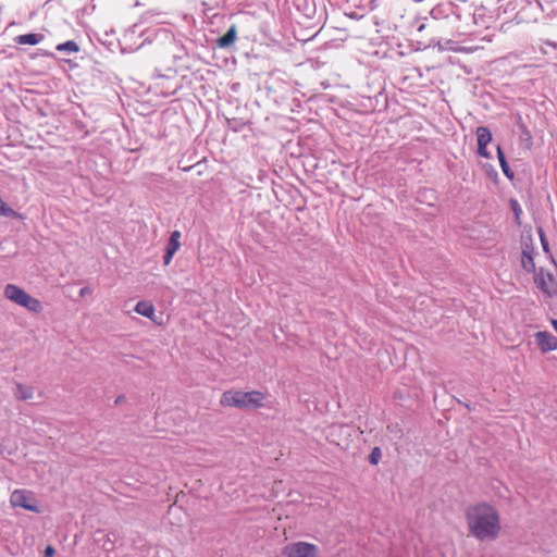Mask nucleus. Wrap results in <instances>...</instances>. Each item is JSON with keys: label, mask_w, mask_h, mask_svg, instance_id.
<instances>
[{"label": "nucleus", "mask_w": 557, "mask_h": 557, "mask_svg": "<svg viewBox=\"0 0 557 557\" xmlns=\"http://www.w3.org/2000/svg\"><path fill=\"white\" fill-rule=\"evenodd\" d=\"M466 518L470 533L479 541H494L500 532V519L497 510L485 503L469 507Z\"/></svg>", "instance_id": "nucleus-1"}, {"label": "nucleus", "mask_w": 557, "mask_h": 557, "mask_svg": "<svg viewBox=\"0 0 557 557\" xmlns=\"http://www.w3.org/2000/svg\"><path fill=\"white\" fill-rule=\"evenodd\" d=\"M267 395L261 391H226L221 395L220 405L238 409H259L264 406Z\"/></svg>", "instance_id": "nucleus-2"}, {"label": "nucleus", "mask_w": 557, "mask_h": 557, "mask_svg": "<svg viewBox=\"0 0 557 557\" xmlns=\"http://www.w3.org/2000/svg\"><path fill=\"white\" fill-rule=\"evenodd\" d=\"M4 297L33 313H40L44 309L39 299L29 295L25 289L15 285L7 284L3 289Z\"/></svg>", "instance_id": "nucleus-3"}, {"label": "nucleus", "mask_w": 557, "mask_h": 557, "mask_svg": "<svg viewBox=\"0 0 557 557\" xmlns=\"http://www.w3.org/2000/svg\"><path fill=\"white\" fill-rule=\"evenodd\" d=\"M10 503L13 507H21L36 513L40 512L34 493L27 490L13 491L10 496Z\"/></svg>", "instance_id": "nucleus-4"}, {"label": "nucleus", "mask_w": 557, "mask_h": 557, "mask_svg": "<svg viewBox=\"0 0 557 557\" xmlns=\"http://www.w3.org/2000/svg\"><path fill=\"white\" fill-rule=\"evenodd\" d=\"M285 557H318L319 547L308 542H295L283 547Z\"/></svg>", "instance_id": "nucleus-5"}, {"label": "nucleus", "mask_w": 557, "mask_h": 557, "mask_svg": "<svg viewBox=\"0 0 557 557\" xmlns=\"http://www.w3.org/2000/svg\"><path fill=\"white\" fill-rule=\"evenodd\" d=\"M535 283L543 293L549 296L557 294V282L552 273L541 269L535 275Z\"/></svg>", "instance_id": "nucleus-6"}, {"label": "nucleus", "mask_w": 557, "mask_h": 557, "mask_svg": "<svg viewBox=\"0 0 557 557\" xmlns=\"http://www.w3.org/2000/svg\"><path fill=\"white\" fill-rule=\"evenodd\" d=\"M476 141H478V153L485 159H490L492 156L487 150V146L492 141V133L486 126H479L475 129Z\"/></svg>", "instance_id": "nucleus-7"}, {"label": "nucleus", "mask_w": 557, "mask_h": 557, "mask_svg": "<svg viewBox=\"0 0 557 557\" xmlns=\"http://www.w3.org/2000/svg\"><path fill=\"white\" fill-rule=\"evenodd\" d=\"M536 345L543 354L557 349V337L547 331H539L534 334Z\"/></svg>", "instance_id": "nucleus-8"}, {"label": "nucleus", "mask_w": 557, "mask_h": 557, "mask_svg": "<svg viewBox=\"0 0 557 557\" xmlns=\"http://www.w3.org/2000/svg\"><path fill=\"white\" fill-rule=\"evenodd\" d=\"M135 312L145 317V318H148L150 320L153 319L154 317V313H156V309H154V306L152 305V302L150 301H147V300H140L136 304L135 308H134Z\"/></svg>", "instance_id": "nucleus-9"}, {"label": "nucleus", "mask_w": 557, "mask_h": 557, "mask_svg": "<svg viewBox=\"0 0 557 557\" xmlns=\"http://www.w3.org/2000/svg\"><path fill=\"white\" fill-rule=\"evenodd\" d=\"M14 397L18 400H28L34 397V388L23 383H15Z\"/></svg>", "instance_id": "nucleus-10"}, {"label": "nucleus", "mask_w": 557, "mask_h": 557, "mask_svg": "<svg viewBox=\"0 0 557 557\" xmlns=\"http://www.w3.org/2000/svg\"><path fill=\"white\" fill-rule=\"evenodd\" d=\"M42 39H44V35H41V34L28 33V34L17 36L15 38V41L18 45L35 46V45L39 44Z\"/></svg>", "instance_id": "nucleus-11"}, {"label": "nucleus", "mask_w": 557, "mask_h": 557, "mask_svg": "<svg viewBox=\"0 0 557 557\" xmlns=\"http://www.w3.org/2000/svg\"><path fill=\"white\" fill-rule=\"evenodd\" d=\"M236 38V27L232 25L228 30L219 38L218 45L221 48H226L235 41Z\"/></svg>", "instance_id": "nucleus-12"}, {"label": "nucleus", "mask_w": 557, "mask_h": 557, "mask_svg": "<svg viewBox=\"0 0 557 557\" xmlns=\"http://www.w3.org/2000/svg\"><path fill=\"white\" fill-rule=\"evenodd\" d=\"M181 232L180 231H173L170 235V238H169V242L166 244V251H169L170 253H173L175 255L176 251L180 249L181 247Z\"/></svg>", "instance_id": "nucleus-13"}, {"label": "nucleus", "mask_w": 557, "mask_h": 557, "mask_svg": "<svg viewBox=\"0 0 557 557\" xmlns=\"http://www.w3.org/2000/svg\"><path fill=\"white\" fill-rule=\"evenodd\" d=\"M497 157H498L499 165L502 168L504 175L507 178L512 180L515 177V173L511 171V169L505 158V154L499 146L497 147Z\"/></svg>", "instance_id": "nucleus-14"}, {"label": "nucleus", "mask_w": 557, "mask_h": 557, "mask_svg": "<svg viewBox=\"0 0 557 557\" xmlns=\"http://www.w3.org/2000/svg\"><path fill=\"white\" fill-rule=\"evenodd\" d=\"M521 264L527 272H533L535 270V263L531 252L527 250L522 251Z\"/></svg>", "instance_id": "nucleus-15"}, {"label": "nucleus", "mask_w": 557, "mask_h": 557, "mask_svg": "<svg viewBox=\"0 0 557 557\" xmlns=\"http://www.w3.org/2000/svg\"><path fill=\"white\" fill-rule=\"evenodd\" d=\"M55 49L60 52L74 53L79 51V46L74 40H67L63 44H59Z\"/></svg>", "instance_id": "nucleus-16"}, {"label": "nucleus", "mask_w": 557, "mask_h": 557, "mask_svg": "<svg viewBox=\"0 0 557 557\" xmlns=\"http://www.w3.org/2000/svg\"><path fill=\"white\" fill-rule=\"evenodd\" d=\"M111 536L114 537V534H103L102 539H98V541L102 543V547L108 552L113 550L115 546L114 539Z\"/></svg>", "instance_id": "nucleus-17"}, {"label": "nucleus", "mask_w": 557, "mask_h": 557, "mask_svg": "<svg viewBox=\"0 0 557 557\" xmlns=\"http://www.w3.org/2000/svg\"><path fill=\"white\" fill-rule=\"evenodd\" d=\"M15 214V211L10 208L0 197V215L3 216H12Z\"/></svg>", "instance_id": "nucleus-18"}, {"label": "nucleus", "mask_w": 557, "mask_h": 557, "mask_svg": "<svg viewBox=\"0 0 557 557\" xmlns=\"http://www.w3.org/2000/svg\"><path fill=\"white\" fill-rule=\"evenodd\" d=\"M382 457L381 449L379 447H374L369 456V461L371 465H377Z\"/></svg>", "instance_id": "nucleus-19"}, {"label": "nucleus", "mask_w": 557, "mask_h": 557, "mask_svg": "<svg viewBox=\"0 0 557 557\" xmlns=\"http://www.w3.org/2000/svg\"><path fill=\"white\" fill-rule=\"evenodd\" d=\"M511 209L515 213L516 220L519 222L520 214L522 213L521 207L516 199L510 200Z\"/></svg>", "instance_id": "nucleus-20"}, {"label": "nucleus", "mask_w": 557, "mask_h": 557, "mask_svg": "<svg viewBox=\"0 0 557 557\" xmlns=\"http://www.w3.org/2000/svg\"><path fill=\"white\" fill-rule=\"evenodd\" d=\"M540 238H541V244H542L544 251L547 252L548 251V242L542 232H540Z\"/></svg>", "instance_id": "nucleus-21"}, {"label": "nucleus", "mask_w": 557, "mask_h": 557, "mask_svg": "<svg viewBox=\"0 0 557 557\" xmlns=\"http://www.w3.org/2000/svg\"><path fill=\"white\" fill-rule=\"evenodd\" d=\"M173 256H174L173 253H170L169 251L165 250V253L163 256V263H164V265L170 264Z\"/></svg>", "instance_id": "nucleus-22"}, {"label": "nucleus", "mask_w": 557, "mask_h": 557, "mask_svg": "<svg viewBox=\"0 0 557 557\" xmlns=\"http://www.w3.org/2000/svg\"><path fill=\"white\" fill-rule=\"evenodd\" d=\"M54 555V548L52 546H48L45 549V556L46 557H52Z\"/></svg>", "instance_id": "nucleus-23"}, {"label": "nucleus", "mask_w": 557, "mask_h": 557, "mask_svg": "<svg viewBox=\"0 0 557 557\" xmlns=\"http://www.w3.org/2000/svg\"><path fill=\"white\" fill-rule=\"evenodd\" d=\"M88 294H90V288L88 286H85V287L81 288V290H79V296L81 297H85Z\"/></svg>", "instance_id": "nucleus-24"}, {"label": "nucleus", "mask_w": 557, "mask_h": 557, "mask_svg": "<svg viewBox=\"0 0 557 557\" xmlns=\"http://www.w3.org/2000/svg\"><path fill=\"white\" fill-rule=\"evenodd\" d=\"M123 400H124V396H119V397L115 399V404H121Z\"/></svg>", "instance_id": "nucleus-25"}, {"label": "nucleus", "mask_w": 557, "mask_h": 557, "mask_svg": "<svg viewBox=\"0 0 557 557\" xmlns=\"http://www.w3.org/2000/svg\"><path fill=\"white\" fill-rule=\"evenodd\" d=\"M552 324H553L555 331L557 332V319L553 320Z\"/></svg>", "instance_id": "nucleus-26"}, {"label": "nucleus", "mask_w": 557, "mask_h": 557, "mask_svg": "<svg viewBox=\"0 0 557 557\" xmlns=\"http://www.w3.org/2000/svg\"><path fill=\"white\" fill-rule=\"evenodd\" d=\"M424 27H425V25H424V24H421V25L418 27V32H422V30H424Z\"/></svg>", "instance_id": "nucleus-27"}]
</instances>
